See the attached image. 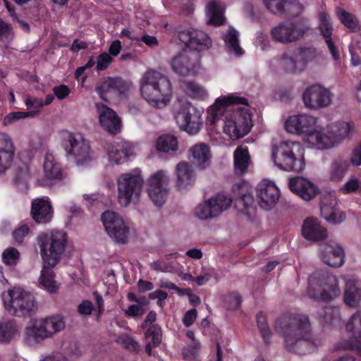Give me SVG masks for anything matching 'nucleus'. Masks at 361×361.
I'll use <instances>...</instances> for the list:
<instances>
[{
	"instance_id": "f257e3e1",
	"label": "nucleus",
	"mask_w": 361,
	"mask_h": 361,
	"mask_svg": "<svg viewBox=\"0 0 361 361\" xmlns=\"http://www.w3.org/2000/svg\"><path fill=\"white\" fill-rule=\"evenodd\" d=\"M238 104L247 105V99L235 96L218 98L207 110V121L211 125H214L226 111L231 112L226 117L224 132L233 140L244 137L252 127L251 115L247 109L231 106Z\"/></svg>"
},
{
	"instance_id": "f03ea898",
	"label": "nucleus",
	"mask_w": 361,
	"mask_h": 361,
	"mask_svg": "<svg viewBox=\"0 0 361 361\" xmlns=\"http://www.w3.org/2000/svg\"><path fill=\"white\" fill-rule=\"evenodd\" d=\"M276 331L282 334L288 350L305 354L312 346L322 344L319 338H313L309 319L305 315H286L275 323Z\"/></svg>"
},
{
	"instance_id": "7ed1b4c3",
	"label": "nucleus",
	"mask_w": 361,
	"mask_h": 361,
	"mask_svg": "<svg viewBox=\"0 0 361 361\" xmlns=\"http://www.w3.org/2000/svg\"><path fill=\"white\" fill-rule=\"evenodd\" d=\"M233 199L222 193H218L204 202L200 204L195 210L196 216L202 220L213 219L228 209L232 202L241 213L250 215L255 211L254 197L249 185L241 182L233 187Z\"/></svg>"
},
{
	"instance_id": "20e7f679",
	"label": "nucleus",
	"mask_w": 361,
	"mask_h": 361,
	"mask_svg": "<svg viewBox=\"0 0 361 361\" xmlns=\"http://www.w3.org/2000/svg\"><path fill=\"white\" fill-rule=\"evenodd\" d=\"M142 97L151 105L157 106L165 104L167 97L172 92V87L167 76L160 72L149 70L140 80Z\"/></svg>"
},
{
	"instance_id": "39448f33",
	"label": "nucleus",
	"mask_w": 361,
	"mask_h": 361,
	"mask_svg": "<svg viewBox=\"0 0 361 361\" xmlns=\"http://www.w3.org/2000/svg\"><path fill=\"white\" fill-rule=\"evenodd\" d=\"M272 159L284 171L300 172L305 168L304 148L299 142L283 141L273 146Z\"/></svg>"
},
{
	"instance_id": "423d86ee",
	"label": "nucleus",
	"mask_w": 361,
	"mask_h": 361,
	"mask_svg": "<svg viewBox=\"0 0 361 361\" xmlns=\"http://www.w3.org/2000/svg\"><path fill=\"white\" fill-rule=\"evenodd\" d=\"M43 264L55 267L61 260L66 249L67 238L63 231H52L37 236Z\"/></svg>"
},
{
	"instance_id": "0eeeda50",
	"label": "nucleus",
	"mask_w": 361,
	"mask_h": 361,
	"mask_svg": "<svg viewBox=\"0 0 361 361\" xmlns=\"http://www.w3.org/2000/svg\"><path fill=\"white\" fill-rule=\"evenodd\" d=\"M5 310L13 316L30 317L37 310L35 297L20 288H13L2 294Z\"/></svg>"
},
{
	"instance_id": "6e6552de",
	"label": "nucleus",
	"mask_w": 361,
	"mask_h": 361,
	"mask_svg": "<svg viewBox=\"0 0 361 361\" xmlns=\"http://www.w3.org/2000/svg\"><path fill=\"white\" fill-rule=\"evenodd\" d=\"M144 179L139 169L121 174L117 179L118 201L123 207L140 200Z\"/></svg>"
},
{
	"instance_id": "1a4fd4ad",
	"label": "nucleus",
	"mask_w": 361,
	"mask_h": 361,
	"mask_svg": "<svg viewBox=\"0 0 361 361\" xmlns=\"http://www.w3.org/2000/svg\"><path fill=\"white\" fill-rule=\"evenodd\" d=\"M308 294L317 300L329 301L340 293L337 278L331 274L315 272L309 280Z\"/></svg>"
},
{
	"instance_id": "9d476101",
	"label": "nucleus",
	"mask_w": 361,
	"mask_h": 361,
	"mask_svg": "<svg viewBox=\"0 0 361 361\" xmlns=\"http://www.w3.org/2000/svg\"><path fill=\"white\" fill-rule=\"evenodd\" d=\"M101 220L106 233L113 240L120 245L128 243L130 229L119 214L106 210L102 213Z\"/></svg>"
},
{
	"instance_id": "9b49d317",
	"label": "nucleus",
	"mask_w": 361,
	"mask_h": 361,
	"mask_svg": "<svg viewBox=\"0 0 361 361\" xmlns=\"http://www.w3.org/2000/svg\"><path fill=\"white\" fill-rule=\"evenodd\" d=\"M65 328L63 319L60 316H51L37 321L32 327L27 329V336L39 343L52 337Z\"/></svg>"
},
{
	"instance_id": "f8f14e48",
	"label": "nucleus",
	"mask_w": 361,
	"mask_h": 361,
	"mask_svg": "<svg viewBox=\"0 0 361 361\" xmlns=\"http://www.w3.org/2000/svg\"><path fill=\"white\" fill-rule=\"evenodd\" d=\"M63 146L68 157H71L78 166L92 160L89 142L80 135L68 133L63 138Z\"/></svg>"
},
{
	"instance_id": "ddd939ff",
	"label": "nucleus",
	"mask_w": 361,
	"mask_h": 361,
	"mask_svg": "<svg viewBox=\"0 0 361 361\" xmlns=\"http://www.w3.org/2000/svg\"><path fill=\"white\" fill-rule=\"evenodd\" d=\"M175 118L179 128L190 135L197 133L202 126L201 112L190 103L184 104Z\"/></svg>"
},
{
	"instance_id": "4468645a",
	"label": "nucleus",
	"mask_w": 361,
	"mask_h": 361,
	"mask_svg": "<svg viewBox=\"0 0 361 361\" xmlns=\"http://www.w3.org/2000/svg\"><path fill=\"white\" fill-rule=\"evenodd\" d=\"M307 30L298 22H283L274 27L270 34L274 41L286 44L302 39Z\"/></svg>"
},
{
	"instance_id": "2eb2a0df",
	"label": "nucleus",
	"mask_w": 361,
	"mask_h": 361,
	"mask_svg": "<svg viewBox=\"0 0 361 361\" xmlns=\"http://www.w3.org/2000/svg\"><path fill=\"white\" fill-rule=\"evenodd\" d=\"M333 94L326 87L314 84L307 87L302 94L305 106L312 110H319L329 106Z\"/></svg>"
},
{
	"instance_id": "dca6fc26",
	"label": "nucleus",
	"mask_w": 361,
	"mask_h": 361,
	"mask_svg": "<svg viewBox=\"0 0 361 361\" xmlns=\"http://www.w3.org/2000/svg\"><path fill=\"white\" fill-rule=\"evenodd\" d=\"M200 55L188 49H183L173 59V70L178 75L187 76L195 74L200 68Z\"/></svg>"
},
{
	"instance_id": "f3484780",
	"label": "nucleus",
	"mask_w": 361,
	"mask_h": 361,
	"mask_svg": "<svg viewBox=\"0 0 361 361\" xmlns=\"http://www.w3.org/2000/svg\"><path fill=\"white\" fill-rule=\"evenodd\" d=\"M178 37L180 42L192 51L199 53L207 50L212 46V41L208 35L203 31L197 30H183L178 32Z\"/></svg>"
},
{
	"instance_id": "a211bd4d",
	"label": "nucleus",
	"mask_w": 361,
	"mask_h": 361,
	"mask_svg": "<svg viewBox=\"0 0 361 361\" xmlns=\"http://www.w3.org/2000/svg\"><path fill=\"white\" fill-rule=\"evenodd\" d=\"M130 85L121 78H106L96 87V92L102 99L109 102L114 97L119 96L127 92Z\"/></svg>"
},
{
	"instance_id": "6ab92c4d",
	"label": "nucleus",
	"mask_w": 361,
	"mask_h": 361,
	"mask_svg": "<svg viewBox=\"0 0 361 361\" xmlns=\"http://www.w3.org/2000/svg\"><path fill=\"white\" fill-rule=\"evenodd\" d=\"M257 196L259 200V205L262 209L269 210L277 203L280 192L274 183L264 180L257 185Z\"/></svg>"
},
{
	"instance_id": "aec40b11",
	"label": "nucleus",
	"mask_w": 361,
	"mask_h": 361,
	"mask_svg": "<svg viewBox=\"0 0 361 361\" xmlns=\"http://www.w3.org/2000/svg\"><path fill=\"white\" fill-rule=\"evenodd\" d=\"M317 118L306 114L290 116L285 123L286 130L293 134H305L306 139L309 133L315 128Z\"/></svg>"
},
{
	"instance_id": "412c9836",
	"label": "nucleus",
	"mask_w": 361,
	"mask_h": 361,
	"mask_svg": "<svg viewBox=\"0 0 361 361\" xmlns=\"http://www.w3.org/2000/svg\"><path fill=\"white\" fill-rule=\"evenodd\" d=\"M346 331L352 333L348 341L341 343L343 349L356 350L361 352V314L357 312L353 314L345 325Z\"/></svg>"
},
{
	"instance_id": "4be33fe9",
	"label": "nucleus",
	"mask_w": 361,
	"mask_h": 361,
	"mask_svg": "<svg viewBox=\"0 0 361 361\" xmlns=\"http://www.w3.org/2000/svg\"><path fill=\"white\" fill-rule=\"evenodd\" d=\"M319 258L329 267H340L345 262V252L339 244L330 242L319 249Z\"/></svg>"
},
{
	"instance_id": "5701e85b",
	"label": "nucleus",
	"mask_w": 361,
	"mask_h": 361,
	"mask_svg": "<svg viewBox=\"0 0 361 361\" xmlns=\"http://www.w3.org/2000/svg\"><path fill=\"white\" fill-rule=\"evenodd\" d=\"M101 126L111 135L121 131L122 123L120 117L111 109L104 104H97Z\"/></svg>"
},
{
	"instance_id": "b1692460",
	"label": "nucleus",
	"mask_w": 361,
	"mask_h": 361,
	"mask_svg": "<svg viewBox=\"0 0 361 361\" xmlns=\"http://www.w3.org/2000/svg\"><path fill=\"white\" fill-rule=\"evenodd\" d=\"M290 190L305 201H310L319 192L318 187L302 177L290 178L288 183Z\"/></svg>"
},
{
	"instance_id": "393cba45",
	"label": "nucleus",
	"mask_w": 361,
	"mask_h": 361,
	"mask_svg": "<svg viewBox=\"0 0 361 361\" xmlns=\"http://www.w3.org/2000/svg\"><path fill=\"white\" fill-rule=\"evenodd\" d=\"M30 214L37 224L49 222L53 217V208L47 197L32 200Z\"/></svg>"
},
{
	"instance_id": "a878e982",
	"label": "nucleus",
	"mask_w": 361,
	"mask_h": 361,
	"mask_svg": "<svg viewBox=\"0 0 361 361\" xmlns=\"http://www.w3.org/2000/svg\"><path fill=\"white\" fill-rule=\"evenodd\" d=\"M302 235L308 240L313 242L324 240L327 236L326 229L321 225L320 221L314 217L307 218L302 226Z\"/></svg>"
},
{
	"instance_id": "bb28decb",
	"label": "nucleus",
	"mask_w": 361,
	"mask_h": 361,
	"mask_svg": "<svg viewBox=\"0 0 361 361\" xmlns=\"http://www.w3.org/2000/svg\"><path fill=\"white\" fill-rule=\"evenodd\" d=\"M15 152L11 138L6 133H0V174L11 167Z\"/></svg>"
},
{
	"instance_id": "cd10ccee",
	"label": "nucleus",
	"mask_w": 361,
	"mask_h": 361,
	"mask_svg": "<svg viewBox=\"0 0 361 361\" xmlns=\"http://www.w3.org/2000/svg\"><path fill=\"white\" fill-rule=\"evenodd\" d=\"M307 142L319 149H329L336 145V140L330 128L327 129H316L314 128L312 132L307 135Z\"/></svg>"
},
{
	"instance_id": "c85d7f7f",
	"label": "nucleus",
	"mask_w": 361,
	"mask_h": 361,
	"mask_svg": "<svg viewBox=\"0 0 361 361\" xmlns=\"http://www.w3.org/2000/svg\"><path fill=\"white\" fill-rule=\"evenodd\" d=\"M188 158L197 168L205 169L211 164L212 154L207 145L199 143L190 148Z\"/></svg>"
},
{
	"instance_id": "c756f323",
	"label": "nucleus",
	"mask_w": 361,
	"mask_h": 361,
	"mask_svg": "<svg viewBox=\"0 0 361 361\" xmlns=\"http://www.w3.org/2000/svg\"><path fill=\"white\" fill-rule=\"evenodd\" d=\"M176 185L178 190L185 189L192 185L196 175L192 164L187 161H180L176 166Z\"/></svg>"
},
{
	"instance_id": "7c9ffc66",
	"label": "nucleus",
	"mask_w": 361,
	"mask_h": 361,
	"mask_svg": "<svg viewBox=\"0 0 361 361\" xmlns=\"http://www.w3.org/2000/svg\"><path fill=\"white\" fill-rule=\"evenodd\" d=\"M319 30L325 39V42L329 49V51L334 60H338L340 57L338 49L335 46L331 39L333 26L329 16L322 13L319 15Z\"/></svg>"
},
{
	"instance_id": "2f4dec72",
	"label": "nucleus",
	"mask_w": 361,
	"mask_h": 361,
	"mask_svg": "<svg viewBox=\"0 0 361 361\" xmlns=\"http://www.w3.org/2000/svg\"><path fill=\"white\" fill-rule=\"evenodd\" d=\"M336 204V202L334 199H330L329 203L328 200L325 198L322 201L320 206L322 216L333 224L341 223L345 217L343 212L335 208Z\"/></svg>"
},
{
	"instance_id": "473e14b6",
	"label": "nucleus",
	"mask_w": 361,
	"mask_h": 361,
	"mask_svg": "<svg viewBox=\"0 0 361 361\" xmlns=\"http://www.w3.org/2000/svg\"><path fill=\"white\" fill-rule=\"evenodd\" d=\"M350 163L348 160L341 156L334 158L329 169V178L336 183L341 182L346 174Z\"/></svg>"
},
{
	"instance_id": "72a5a7b5",
	"label": "nucleus",
	"mask_w": 361,
	"mask_h": 361,
	"mask_svg": "<svg viewBox=\"0 0 361 361\" xmlns=\"http://www.w3.org/2000/svg\"><path fill=\"white\" fill-rule=\"evenodd\" d=\"M18 333L16 322L12 319L0 320V343H9Z\"/></svg>"
},
{
	"instance_id": "f704fd0d",
	"label": "nucleus",
	"mask_w": 361,
	"mask_h": 361,
	"mask_svg": "<svg viewBox=\"0 0 361 361\" xmlns=\"http://www.w3.org/2000/svg\"><path fill=\"white\" fill-rule=\"evenodd\" d=\"M207 8L208 24L216 26L222 25L225 20L224 4L218 0H214L209 4Z\"/></svg>"
},
{
	"instance_id": "c9c22d12",
	"label": "nucleus",
	"mask_w": 361,
	"mask_h": 361,
	"mask_svg": "<svg viewBox=\"0 0 361 361\" xmlns=\"http://www.w3.org/2000/svg\"><path fill=\"white\" fill-rule=\"evenodd\" d=\"M44 176L51 180H62L64 178L60 166L54 162L52 154H47L44 160Z\"/></svg>"
},
{
	"instance_id": "e433bc0d",
	"label": "nucleus",
	"mask_w": 361,
	"mask_h": 361,
	"mask_svg": "<svg viewBox=\"0 0 361 361\" xmlns=\"http://www.w3.org/2000/svg\"><path fill=\"white\" fill-rule=\"evenodd\" d=\"M54 267H49L47 264H43L39 282L41 287L49 293H55L58 290V286L54 280L55 274L52 269Z\"/></svg>"
},
{
	"instance_id": "4c0bfd02",
	"label": "nucleus",
	"mask_w": 361,
	"mask_h": 361,
	"mask_svg": "<svg viewBox=\"0 0 361 361\" xmlns=\"http://www.w3.org/2000/svg\"><path fill=\"white\" fill-rule=\"evenodd\" d=\"M234 167L237 174L245 173L250 161V154L247 148L238 147L234 152Z\"/></svg>"
},
{
	"instance_id": "58836bf2",
	"label": "nucleus",
	"mask_w": 361,
	"mask_h": 361,
	"mask_svg": "<svg viewBox=\"0 0 361 361\" xmlns=\"http://www.w3.org/2000/svg\"><path fill=\"white\" fill-rule=\"evenodd\" d=\"M355 283V281L352 278L345 279L344 302L349 307L357 306L360 300V293Z\"/></svg>"
},
{
	"instance_id": "ea45409f",
	"label": "nucleus",
	"mask_w": 361,
	"mask_h": 361,
	"mask_svg": "<svg viewBox=\"0 0 361 361\" xmlns=\"http://www.w3.org/2000/svg\"><path fill=\"white\" fill-rule=\"evenodd\" d=\"M239 33L233 27H230L224 36V40L228 51L236 56H240L243 51L239 44Z\"/></svg>"
},
{
	"instance_id": "a19ab883",
	"label": "nucleus",
	"mask_w": 361,
	"mask_h": 361,
	"mask_svg": "<svg viewBox=\"0 0 361 361\" xmlns=\"http://www.w3.org/2000/svg\"><path fill=\"white\" fill-rule=\"evenodd\" d=\"M106 150L109 160L117 164L130 156V149L120 144H108Z\"/></svg>"
},
{
	"instance_id": "79ce46f5",
	"label": "nucleus",
	"mask_w": 361,
	"mask_h": 361,
	"mask_svg": "<svg viewBox=\"0 0 361 361\" xmlns=\"http://www.w3.org/2000/svg\"><path fill=\"white\" fill-rule=\"evenodd\" d=\"M156 148L162 152H176L178 148L177 139L172 135H163L157 139Z\"/></svg>"
},
{
	"instance_id": "37998d69",
	"label": "nucleus",
	"mask_w": 361,
	"mask_h": 361,
	"mask_svg": "<svg viewBox=\"0 0 361 361\" xmlns=\"http://www.w3.org/2000/svg\"><path fill=\"white\" fill-rule=\"evenodd\" d=\"M337 16L340 21L352 32H357L360 29L359 19L353 14L345 11V10L337 8Z\"/></svg>"
},
{
	"instance_id": "c03bdc74",
	"label": "nucleus",
	"mask_w": 361,
	"mask_h": 361,
	"mask_svg": "<svg viewBox=\"0 0 361 361\" xmlns=\"http://www.w3.org/2000/svg\"><path fill=\"white\" fill-rule=\"evenodd\" d=\"M30 178V171L27 166H25L16 171L14 183L20 192H26L27 191Z\"/></svg>"
},
{
	"instance_id": "a18cd8bd",
	"label": "nucleus",
	"mask_w": 361,
	"mask_h": 361,
	"mask_svg": "<svg viewBox=\"0 0 361 361\" xmlns=\"http://www.w3.org/2000/svg\"><path fill=\"white\" fill-rule=\"evenodd\" d=\"M169 177L166 172L160 170L152 174L148 179L147 190H151V186L154 185L157 190L162 188H169Z\"/></svg>"
},
{
	"instance_id": "49530a36",
	"label": "nucleus",
	"mask_w": 361,
	"mask_h": 361,
	"mask_svg": "<svg viewBox=\"0 0 361 361\" xmlns=\"http://www.w3.org/2000/svg\"><path fill=\"white\" fill-rule=\"evenodd\" d=\"M329 128L336 140V145L347 137L352 129L350 125L346 122H338Z\"/></svg>"
},
{
	"instance_id": "de8ad7c7",
	"label": "nucleus",
	"mask_w": 361,
	"mask_h": 361,
	"mask_svg": "<svg viewBox=\"0 0 361 361\" xmlns=\"http://www.w3.org/2000/svg\"><path fill=\"white\" fill-rule=\"evenodd\" d=\"M180 87L190 97H203L206 94L204 89L193 82L182 81Z\"/></svg>"
},
{
	"instance_id": "09e8293b",
	"label": "nucleus",
	"mask_w": 361,
	"mask_h": 361,
	"mask_svg": "<svg viewBox=\"0 0 361 361\" xmlns=\"http://www.w3.org/2000/svg\"><path fill=\"white\" fill-rule=\"evenodd\" d=\"M152 185L151 186V190H148V195L152 200V201L157 206H161L166 202V197L169 194V188H162L157 190L156 187Z\"/></svg>"
},
{
	"instance_id": "8fccbe9b",
	"label": "nucleus",
	"mask_w": 361,
	"mask_h": 361,
	"mask_svg": "<svg viewBox=\"0 0 361 361\" xmlns=\"http://www.w3.org/2000/svg\"><path fill=\"white\" fill-rule=\"evenodd\" d=\"M38 112L36 111H14L6 115L4 120H3V125L4 126H10L16 121L25 118L27 117H33L36 115H37Z\"/></svg>"
},
{
	"instance_id": "3c124183",
	"label": "nucleus",
	"mask_w": 361,
	"mask_h": 361,
	"mask_svg": "<svg viewBox=\"0 0 361 361\" xmlns=\"http://www.w3.org/2000/svg\"><path fill=\"white\" fill-rule=\"evenodd\" d=\"M257 326L262 334V336L267 343H269L271 332L268 326L266 315L259 312L256 316Z\"/></svg>"
},
{
	"instance_id": "603ef678",
	"label": "nucleus",
	"mask_w": 361,
	"mask_h": 361,
	"mask_svg": "<svg viewBox=\"0 0 361 361\" xmlns=\"http://www.w3.org/2000/svg\"><path fill=\"white\" fill-rule=\"evenodd\" d=\"M116 343L122 345L123 348L128 350L137 352L140 349V345L135 341L130 336L126 334H123L116 337Z\"/></svg>"
},
{
	"instance_id": "864d4df0",
	"label": "nucleus",
	"mask_w": 361,
	"mask_h": 361,
	"mask_svg": "<svg viewBox=\"0 0 361 361\" xmlns=\"http://www.w3.org/2000/svg\"><path fill=\"white\" fill-rule=\"evenodd\" d=\"M266 8L274 14L285 13L286 0H262Z\"/></svg>"
},
{
	"instance_id": "5fc2aeb1",
	"label": "nucleus",
	"mask_w": 361,
	"mask_h": 361,
	"mask_svg": "<svg viewBox=\"0 0 361 361\" xmlns=\"http://www.w3.org/2000/svg\"><path fill=\"white\" fill-rule=\"evenodd\" d=\"M145 337L151 338L154 347H157L161 342L162 333L160 326L157 324L151 326L145 332Z\"/></svg>"
},
{
	"instance_id": "6e6d98bb",
	"label": "nucleus",
	"mask_w": 361,
	"mask_h": 361,
	"mask_svg": "<svg viewBox=\"0 0 361 361\" xmlns=\"http://www.w3.org/2000/svg\"><path fill=\"white\" fill-rule=\"evenodd\" d=\"M20 258V253L16 248L8 247L2 253V260L4 264L10 266L16 265Z\"/></svg>"
},
{
	"instance_id": "4d7b16f0",
	"label": "nucleus",
	"mask_w": 361,
	"mask_h": 361,
	"mask_svg": "<svg viewBox=\"0 0 361 361\" xmlns=\"http://www.w3.org/2000/svg\"><path fill=\"white\" fill-rule=\"evenodd\" d=\"M319 54L317 49L313 47H302L299 51V58L304 63L312 61Z\"/></svg>"
},
{
	"instance_id": "13d9d810",
	"label": "nucleus",
	"mask_w": 361,
	"mask_h": 361,
	"mask_svg": "<svg viewBox=\"0 0 361 361\" xmlns=\"http://www.w3.org/2000/svg\"><path fill=\"white\" fill-rule=\"evenodd\" d=\"M349 51L351 56V63L356 66L360 63V54L361 47L359 40H353L349 45Z\"/></svg>"
},
{
	"instance_id": "bf43d9fd",
	"label": "nucleus",
	"mask_w": 361,
	"mask_h": 361,
	"mask_svg": "<svg viewBox=\"0 0 361 361\" xmlns=\"http://www.w3.org/2000/svg\"><path fill=\"white\" fill-rule=\"evenodd\" d=\"M360 185L359 179L352 176L343 185L340 191L344 194L355 192L360 188Z\"/></svg>"
},
{
	"instance_id": "052dcab7",
	"label": "nucleus",
	"mask_w": 361,
	"mask_h": 361,
	"mask_svg": "<svg viewBox=\"0 0 361 361\" xmlns=\"http://www.w3.org/2000/svg\"><path fill=\"white\" fill-rule=\"evenodd\" d=\"M280 63L286 72L295 73L297 71L296 61L292 56L288 54L283 55Z\"/></svg>"
},
{
	"instance_id": "680f3d73",
	"label": "nucleus",
	"mask_w": 361,
	"mask_h": 361,
	"mask_svg": "<svg viewBox=\"0 0 361 361\" xmlns=\"http://www.w3.org/2000/svg\"><path fill=\"white\" fill-rule=\"evenodd\" d=\"M113 58L107 53L104 52L99 54L97 59V70L104 71L112 63Z\"/></svg>"
},
{
	"instance_id": "e2e57ef3",
	"label": "nucleus",
	"mask_w": 361,
	"mask_h": 361,
	"mask_svg": "<svg viewBox=\"0 0 361 361\" xmlns=\"http://www.w3.org/2000/svg\"><path fill=\"white\" fill-rule=\"evenodd\" d=\"M326 323H331L338 316V310L333 307H326L319 313Z\"/></svg>"
},
{
	"instance_id": "0e129e2a",
	"label": "nucleus",
	"mask_w": 361,
	"mask_h": 361,
	"mask_svg": "<svg viewBox=\"0 0 361 361\" xmlns=\"http://www.w3.org/2000/svg\"><path fill=\"white\" fill-rule=\"evenodd\" d=\"M288 13L292 16H297L304 10V6L298 1L293 0L287 5Z\"/></svg>"
},
{
	"instance_id": "69168bd1",
	"label": "nucleus",
	"mask_w": 361,
	"mask_h": 361,
	"mask_svg": "<svg viewBox=\"0 0 361 361\" xmlns=\"http://www.w3.org/2000/svg\"><path fill=\"white\" fill-rule=\"evenodd\" d=\"M13 37L11 26L0 19V41H4Z\"/></svg>"
},
{
	"instance_id": "338daca9",
	"label": "nucleus",
	"mask_w": 361,
	"mask_h": 361,
	"mask_svg": "<svg viewBox=\"0 0 361 361\" xmlns=\"http://www.w3.org/2000/svg\"><path fill=\"white\" fill-rule=\"evenodd\" d=\"M151 268L155 271L167 272L173 269L174 267L171 262H167L164 260H157L151 264Z\"/></svg>"
},
{
	"instance_id": "774afa93",
	"label": "nucleus",
	"mask_w": 361,
	"mask_h": 361,
	"mask_svg": "<svg viewBox=\"0 0 361 361\" xmlns=\"http://www.w3.org/2000/svg\"><path fill=\"white\" fill-rule=\"evenodd\" d=\"M145 312V308L140 305H133L125 311V314L128 317H141Z\"/></svg>"
}]
</instances>
